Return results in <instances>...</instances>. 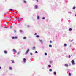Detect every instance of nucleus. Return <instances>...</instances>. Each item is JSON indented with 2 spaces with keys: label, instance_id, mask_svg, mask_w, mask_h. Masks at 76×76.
<instances>
[{
  "label": "nucleus",
  "instance_id": "1",
  "mask_svg": "<svg viewBox=\"0 0 76 76\" xmlns=\"http://www.w3.org/2000/svg\"><path fill=\"white\" fill-rule=\"evenodd\" d=\"M34 9H38V6L37 5H35L34 6Z\"/></svg>",
  "mask_w": 76,
  "mask_h": 76
},
{
  "label": "nucleus",
  "instance_id": "2",
  "mask_svg": "<svg viewBox=\"0 0 76 76\" xmlns=\"http://www.w3.org/2000/svg\"><path fill=\"white\" fill-rule=\"evenodd\" d=\"M71 62L72 65H74L75 64V61L73 60H72Z\"/></svg>",
  "mask_w": 76,
  "mask_h": 76
},
{
  "label": "nucleus",
  "instance_id": "3",
  "mask_svg": "<svg viewBox=\"0 0 76 76\" xmlns=\"http://www.w3.org/2000/svg\"><path fill=\"white\" fill-rule=\"evenodd\" d=\"M29 49H28L26 51V52L25 53V55H26L27 54V53L29 52Z\"/></svg>",
  "mask_w": 76,
  "mask_h": 76
},
{
  "label": "nucleus",
  "instance_id": "4",
  "mask_svg": "<svg viewBox=\"0 0 76 76\" xmlns=\"http://www.w3.org/2000/svg\"><path fill=\"white\" fill-rule=\"evenodd\" d=\"M12 38V39H17V37L16 36L15 37H13Z\"/></svg>",
  "mask_w": 76,
  "mask_h": 76
},
{
  "label": "nucleus",
  "instance_id": "5",
  "mask_svg": "<svg viewBox=\"0 0 76 76\" xmlns=\"http://www.w3.org/2000/svg\"><path fill=\"white\" fill-rule=\"evenodd\" d=\"M12 51L13 52H14V53H16V49H14L12 50Z\"/></svg>",
  "mask_w": 76,
  "mask_h": 76
},
{
  "label": "nucleus",
  "instance_id": "6",
  "mask_svg": "<svg viewBox=\"0 0 76 76\" xmlns=\"http://www.w3.org/2000/svg\"><path fill=\"white\" fill-rule=\"evenodd\" d=\"M23 61L24 63H26V59L25 58H24L23 59Z\"/></svg>",
  "mask_w": 76,
  "mask_h": 76
},
{
  "label": "nucleus",
  "instance_id": "7",
  "mask_svg": "<svg viewBox=\"0 0 76 76\" xmlns=\"http://www.w3.org/2000/svg\"><path fill=\"white\" fill-rule=\"evenodd\" d=\"M72 28H69V31H72Z\"/></svg>",
  "mask_w": 76,
  "mask_h": 76
},
{
  "label": "nucleus",
  "instance_id": "8",
  "mask_svg": "<svg viewBox=\"0 0 76 76\" xmlns=\"http://www.w3.org/2000/svg\"><path fill=\"white\" fill-rule=\"evenodd\" d=\"M65 67H68V64H65Z\"/></svg>",
  "mask_w": 76,
  "mask_h": 76
},
{
  "label": "nucleus",
  "instance_id": "9",
  "mask_svg": "<svg viewBox=\"0 0 76 76\" xmlns=\"http://www.w3.org/2000/svg\"><path fill=\"white\" fill-rule=\"evenodd\" d=\"M35 47L34 46L33 47V48H32V50H35Z\"/></svg>",
  "mask_w": 76,
  "mask_h": 76
},
{
  "label": "nucleus",
  "instance_id": "10",
  "mask_svg": "<svg viewBox=\"0 0 76 76\" xmlns=\"http://www.w3.org/2000/svg\"><path fill=\"white\" fill-rule=\"evenodd\" d=\"M11 61H12V63H15V61H14V60H12Z\"/></svg>",
  "mask_w": 76,
  "mask_h": 76
},
{
  "label": "nucleus",
  "instance_id": "11",
  "mask_svg": "<svg viewBox=\"0 0 76 76\" xmlns=\"http://www.w3.org/2000/svg\"><path fill=\"white\" fill-rule=\"evenodd\" d=\"M54 75H56L57 74V72H54Z\"/></svg>",
  "mask_w": 76,
  "mask_h": 76
},
{
  "label": "nucleus",
  "instance_id": "12",
  "mask_svg": "<svg viewBox=\"0 0 76 76\" xmlns=\"http://www.w3.org/2000/svg\"><path fill=\"white\" fill-rule=\"evenodd\" d=\"M37 19H39V16H37Z\"/></svg>",
  "mask_w": 76,
  "mask_h": 76
},
{
  "label": "nucleus",
  "instance_id": "13",
  "mask_svg": "<svg viewBox=\"0 0 76 76\" xmlns=\"http://www.w3.org/2000/svg\"><path fill=\"white\" fill-rule=\"evenodd\" d=\"M5 54H7V51L6 50L4 51Z\"/></svg>",
  "mask_w": 76,
  "mask_h": 76
},
{
  "label": "nucleus",
  "instance_id": "14",
  "mask_svg": "<svg viewBox=\"0 0 76 76\" xmlns=\"http://www.w3.org/2000/svg\"><path fill=\"white\" fill-rule=\"evenodd\" d=\"M23 2L24 3H26V2L25 0L23 1Z\"/></svg>",
  "mask_w": 76,
  "mask_h": 76
},
{
  "label": "nucleus",
  "instance_id": "15",
  "mask_svg": "<svg viewBox=\"0 0 76 76\" xmlns=\"http://www.w3.org/2000/svg\"><path fill=\"white\" fill-rule=\"evenodd\" d=\"M68 13H70V14H72V12L71 11H69Z\"/></svg>",
  "mask_w": 76,
  "mask_h": 76
},
{
  "label": "nucleus",
  "instance_id": "16",
  "mask_svg": "<svg viewBox=\"0 0 76 76\" xmlns=\"http://www.w3.org/2000/svg\"><path fill=\"white\" fill-rule=\"evenodd\" d=\"M10 70H12V68L11 67H10Z\"/></svg>",
  "mask_w": 76,
  "mask_h": 76
},
{
  "label": "nucleus",
  "instance_id": "17",
  "mask_svg": "<svg viewBox=\"0 0 76 76\" xmlns=\"http://www.w3.org/2000/svg\"><path fill=\"white\" fill-rule=\"evenodd\" d=\"M20 19H18L17 20V21L18 22H19V21H20Z\"/></svg>",
  "mask_w": 76,
  "mask_h": 76
},
{
  "label": "nucleus",
  "instance_id": "18",
  "mask_svg": "<svg viewBox=\"0 0 76 76\" xmlns=\"http://www.w3.org/2000/svg\"><path fill=\"white\" fill-rule=\"evenodd\" d=\"M64 45L65 47H66V46H67V44H65Z\"/></svg>",
  "mask_w": 76,
  "mask_h": 76
},
{
  "label": "nucleus",
  "instance_id": "19",
  "mask_svg": "<svg viewBox=\"0 0 76 76\" xmlns=\"http://www.w3.org/2000/svg\"><path fill=\"white\" fill-rule=\"evenodd\" d=\"M49 47H52V45H49Z\"/></svg>",
  "mask_w": 76,
  "mask_h": 76
},
{
  "label": "nucleus",
  "instance_id": "20",
  "mask_svg": "<svg viewBox=\"0 0 76 76\" xmlns=\"http://www.w3.org/2000/svg\"><path fill=\"white\" fill-rule=\"evenodd\" d=\"M37 38H39V35H37L36 36Z\"/></svg>",
  "mask_w": 76,
  "mask_h": 76
},
{
  "label": "nucleus",
  "instance_id": "21",
  "mask_svg": "<svg viewBox=\"0 0 76 76\" xmlns=\"http://www.w3.org/2000/svg\"><path fill=\"white\" fill-rule=\"evenodd\" d=\"M49 71H50V72H52V69H49Z\"/></svg>",
  "mask_w": 76,
  "mask_h": 76
},
{
  "label": "nucleus",
  "instance_id": "22",
  "mask_svg": "<svg viewBox=\"0 0 76 76\" xmlns=\"http://www.w3.org/2000/svg\"><path fill=\"white\" fill-rule=\"evenodd\" d=\"M76 9V7H74L73 8V9Z\"/></svg>",
  "mask_w": 76,
  "mask_h": 76
},
{
  "label": "nucleus",
  "instance_id": "23",
  "mask_svg": "<svg viewBox=\"0 0 76 76\" xmlns=\"http://www.w3.org/2000/svg\"><path fill=\"white\" fill-rule=\"evenodd\" d=\"M26 37H23V39H26Z\"/></svg>",
  "mask_w": 76,
  "mask_h": 76
},
{
  "label": "nucleus",
  "instance_id": "24",
  "mask_svg": "<svg viewBox=\"0 0 76 76\" xmlns=\"http://www.w3.org/2000/svg\"><path fill=\"white\" fill-rule=\"evenodd\" d=\"M50 43H53V41H50Z\"/></svg>",
  "mask_w": 76,
  "mask_h": 76
},
{
  "label": "nucleus",
  "instance_id": "25",
  "mask_svg": "<svg viewBox=\"0 0 76 76\" xmlns=\"http://www.w3.org/2000/svg\"><path fill=\"white\" fill-rule=\"evenodd\" d=\"M69 76H71L72 75H71V73H69Z\"/></svg>",
  "mask_w": 76,
  "mask_h": 76
},
{
  "label": "nucleus",
  "instance_id": "26",
  "mask_svg": "<svg viewBox=\"0 0 76 76\" xmlns=\"http://www.w3.org/2000/svg\"><path fill=\"white\" fill-rule=\"evenodd\" d=\"M45 19V17H43L42 18V19Z\"/></svg>",
  "mask_w": 76,
  "mask_h": 76
},
{
  "label": "nucleus",
  "instance_id": "27",
  "mask_svg": "<svg viewBox=\"0 0 76 76\" xmlns=\"http://www.w3.org/2000/svg\"><path fill=\"white\" fill-rule=\"evenodd\" d=\"M49 67H51V65H49L48 66Z\"/></svg>",
  "mask_w": 76,
  "mask_h": 76
},
{
  "label": "nucleus",
  "instance_id": "28",
  "mask_svg": "<svg viewBox=\"0 0 76 76\" xmlns=\"http://www.w3.org/2000/svg\"><path fill=\"white\" fill-rule=\"evenodd\" d=\"M35 35H37V33H35L34 34Z\"/></svg>",
  "mask_w": 76,
  "mask_h": 76
},
{
  "label": "nucleus",
  "instance_id": "29",
  "mask_svg": "<svg viewBox=\"0 0 76 76\" xmlns=\"http://www.w3.org/2000/svg\"><path fill=\"white\" fill-rule=\"evenodd\" d=\"M14 32L15 33V32H16V30H14Z\"/></svg>",
  "mask_w": 76,
  "mask_h": 76
},
{
  "label": "nucleus",
  "instance_id": "30",
  "mask_svg": "<svg viewBox=\"0 0 76 76\" xmlns=\"http://www.w3.org/2000/svg\"><path fill=\"white\" fill-rule=\"evenodd\" d=\"M71 56L70 55H69V58H70Z\"/></svg>",
  "mask_w": 76,
  "mask_h": 76
},
{
  "label": "nucleus",
  "instance_id": "31",
  "mask_svg": "<svg viewBox=\"0 0 76 76\" xmlns=\"http://www.w3.org/2000/svg\"><path fill=\"white\" fill-rule=\"evenodd\" d=\"M45 56H47V53H45Z\"/></svg>",
  "mask_w": 76,
  "mask_h": 76
},
{
  "label": "nucleus",
  "instance_id": "32",
  "mask_svg": "<svg viewBox=\"0 0 76 76\" xmlns=\"http://www.w3.org/2000/svg\"><path fill=\"white\" fill-rule=\"evenodd\" d=\"M27 27H28V28H29V25H27Z\"/></svg>",
  "mask_w": 76,
  "mask_h": 76
},
{
  "label": "nucleus",
  "instance_id": "33",
  "mask_svg": "<svg viewBox=\"0 0 76 76\" xmlns=\"http://www.w3.org/2000/svg\"><path fill=\"white\" fill-rule=\"evenodd\" d=\"M35 53H36V54L37 53H38V52H37V51H36L35 52Z\"/></svg>",
  "mask_w": 76,
  "mask_h": 76
},
{
  "label": "nucleus",
  "instance_id": "34",
  "mask_svg": "<svg viewBox=\"0 0 76 76\" xmlns=\"http://www.w3.org/2000/svg\"><path fill=\"white\" fill-rule=\"evenodd\" d=\"M30 54H31V55H32V53H30Z\"/></svg>",
  "mask_w": 76,
  "mask_h": 76
},
{
  "label": "nucleus",
  "instance_id": "35",
  "mask_svg": "<svg viewBox=\"0 0 76 76\" xmlns=\"http://www.w3.org/2000/svg\"><path fill=\"white\" fill-rule=\"evenodd\" d=\"M50 63H51H51H52V61H50Z\"/></svg>",
  "mask_w": 76,
  "mask_h": 76
},
{
  "label": "nucleus",
  "instance_id": "36",
  "mask_svg": "<svg viewBox=\"0 0 76 76\" xmlns=\"http://www.w3.org/2000/svg\"><path fill=\"white\" fill-rule=\"evenodd\" d=\"M10 10H11L12 11H13V10L12 9H10Z\"/></svg>",
  "mask_w": 76,
  "mask_h": 76
},
{
  "label": "nucleus",
  "instance_id": "37",
  "mask_svg": "<svg viewBox=\"0 0 76 76\" xmlns=\"http://www.w3.org/2000/svg\"><path fill=\"white\" fill-rule=\"evenodd\" d=\"M37 2H38V0H37Z\"/></svg>",
  "mask_w": 76,
  "mask_h": 76
},
{
  "label": "nucleus",
  "instance_id": "38",
  "mask_svg": "<svg viewBox=\"0 0 76 76\" xmlns=\"http://www.w3.org/2000/svg\"><path fill=\"white\" fill-rule=\"evenodd\" d=\"M19 54V53H17V54Z\"/></svg>",
  "mask_w": 76,
  "mask_h": 76
},
{
  "label": "nucleus",
  "instance_id": "39",
  "mask_svg": "<svg viewBox=\"0 0 76 76\" xmlns=\"http://www.w3.org/2000/svg\"><path fill=\"white\" fill-rule=\"evenodd\" d=\"M75 16H76V14H75Z\"/></svg>",
  "mask_w": 76,
  "mask_h": 76
},
{
  "label": "nucleus",
  "instance_id": "40",
  "mask_svg": "<svg viewBox=\"0 0 76 76\" xmlns=\"http://www.w3.org/2000/svg\"><path fill=\"white\" fill-rule=\"evenodd\" d=\"M0 69H1V67L0 66Z\"/></svg>",
  "mask_w": 76,
  "mask_h": 76
},
{
  "label": "nucleus",
  "instance_id": "41",
  "mask_svg": "<svg viewBox=\"0 0 76 76\" xmlns=\"http://www.w3.org/2000/svg\"><path fill=\"white\" fill-rule=\"evenodd\" d=\"M10 28H12V27L10 26Z\"/></svg>",
  "mask_w": 76,
  "mask_h": 76
},
{
  "label": "nucleus",
  "instance_id": "42",
  "mask_svg": "<svg viewBox=\"0 0 76 76\" xmlns=\"http://www.w3.org/2000/svg\"><path fill=\"white\" fill-rule=\"evenodd\" d=\"M40 41H41V42H42V41H41V40H40Z\"/></svg>",
  "mask_w": 76,
  "mask_h": 76
},
{
  "label": "nucleus",
  "instance_id": "43",
  "mask_svg": "<svg viewBox=\"0 0 76 76\" xmlns=\"http://www.w3.org/2000/svg\"><path fill=\"white\" fill-rule=\"evenodd\" d=\"M57 37V36H56V37Z\"/></svg>",
  "mask_w": 76,
  "mask_h": 76
},
{
  "label": "nucleus",
  "instance_id": "44",
  "mask_svg": "<svg viewBox=\"0 0 76 76\" xmlns=\"http://www.w3.org/2000/svg\"><path fill=\"white\" fill-rule=\"evenodd\" d=\"M8 20H7V21H8Z\"/></svg>",
  "mask_w": 76,
  "mask_h": 76
},
{
  "label": "nucleus",
  "instance_id": "45",
  "mask_svg": "<svg viewBox=\"0 0 76 76\" xmlns=\"http://www.w3.org/2000/svg\"><path fill=\"white\" fill-rule=\"evenodd\" d=\"M21 31L22 32V31Z\"/></svg>",
  "mask_w": 76,
  "mask_h": 76
}]
</instances>
